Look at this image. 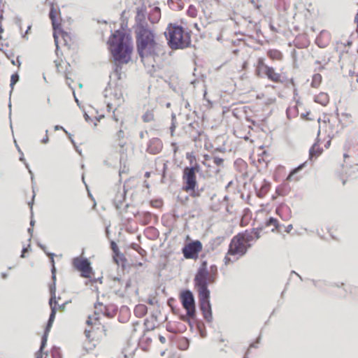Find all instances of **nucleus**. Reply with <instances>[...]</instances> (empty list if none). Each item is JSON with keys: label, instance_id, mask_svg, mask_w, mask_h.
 I'll return each instance as SVG.
<instances>
[{"label": "nucleus", "instance_id": "nucleus-1", "mask_svg": "<svg viewBox=\"0 0 358 358\" xmlns=\"http://www.w3.org/2000/svg\"><path fill=\"white\" fill-rule=\"evenodd\" d=\"M134 31L137 52L142 62L149 57L155 59L163 51L156 33L146 22H137Z\"/></svg>", "mask_w": 358, "mask_h": 358}, {"label": "nucleus", "instance_id": "nucleus-2", "mask_svg": "<svg viewBox=\"0 0 358 358\" xmlns=\"http://www.w3.org/2000/svg\"><path fill=\"white\" fill-rule=\"evenodd\" d=\"M260 238L259 229L253 228L238 233L231 240L223 262L229 266L245 256L248 250Z\"/></svg>", "mask_w": 358, "mask_h": 358}, {"label": "nucleus", "instance_id": "nucleus-3", "mask_svg": "<svg viewBox=\"0 0 358 358\" xmlns=\"http://www.w3.org/2000/svg\"><path fill=\"white\" fill-rule=\"evenodd\" d=\"M108 48L115 62L129 63L134 47L131 37L124 30H115L108 38Z\"/></svg>", "mask_w": 358, "mask_h": 358}, {"label": "nucleus", "instance_id": "nucleus-4", "mask_svg": "<svg viewBox=\"0 0 358 358\" xmlns=\"http://www.w3.org/2000/svg\"><path fill=\"white\" fill-rule=\"evenodd\" d=\"M94 313L88 317L86 321L87 325L91 327L90 329H86L85 334L86 336L92 341L99 342L103 336L108 335V327L101 322L102 317H110V315L107 313V309L102 303L96 305ZM111 317H113L111 315Z\"/></svg>", "mask_w": 358, "mask_h": 358}, {"label": "nucleus", "instance_id": "nucleus-5", "mask_svg": "<svg viewBox=\"0 0 358 358\" xmlns=\"http://www.w3.org/2000/svg\"><path fill=\"white\" fill-rule=\"evenodd\" d=\"M169 47L173 50L184 49L191 44V33L185 31L181 26L169 24L166 32Z\"/></svg>", "mask_w": 358, "mask_h": 358}, {"label": "nucleus", "instance_id": "nucleus-6", "mask_svg": "<svg viewBox=\"0 0 358 358\" xmlns=\"http://www.w3.org/2000/svg\"><path fill=\"white\" fill-rule=\"evenodd\" d=\"M207 266V262L203 261L195 275L194 282L197 291H209L208 285L215 281L217 273V267L212 266L210 271H208Z\"/></svg>", "mask_w": 358, "mask_h": 358}, {"label": "nucleus", "instance_id": "nucleus-7", "mask_svg": "<svg viewBox=\"0 0 358 358\" xmlns=\"http://www.w3.org/2000/svg\"><path fill=\"white\" fill-rule=\"evenodd\" d=\"M53 36L57 49H58L59 45H63L66 48V50H64V54L67 58L69 56L71 57L77 56L76 45L69 33L64 31L60 27L54 30Z\"/></svg>", "mask_w": 358, "mask_h": 358}, {"label": "nucleus", "instance_id": "nucleus-8", "mask_svg": "<svg viewBox=\"0 0 358 358\" xmlns=\"http://www.w3.org/2000/svg\"><path fill=\"white\" fill-rule=\"evenodd\" d=\"M255 73L258 77H266L268 80L274 83L281 84L284 82L282 74L277 72L273 66L267 65L262 57H259L257 60Z\"/></svg>", "mask_w": 358, "mask_h": 358}, {"label": "nucleus", "instance_id": "nucleus-9", "mask_svg": "<svg viewBox=\"0 0 358 358\" xmlns=\"http://www.w3.org/2000/svg\"><path fill=\"white\" fill-rule=\"evenodd\" d=\"M199 171V165L195 164L192 167H185L183 170L182 180L184 181L183 190L186 192H191L190 196L192 197L199 196V192L195 191L196 187V173Z\"/></svg>", "mask_w": 358, "mask_h": 358}, {"label": "nucleus", "instance_id": "nucleus-10", "mask_svg": "<svg viewBox=\"0 0 358 358\" xmlns=\"http://www.w3.org/2000/svg\"><path fill=\"white\" fill-rule=\"evenodd\" d=\"M199 299L200 308L203 317L208 322L213 319L211 305L210 303V291H197Z\"/></svg>", "mask_w": 358, "mask_h": 358}, {"label": "nucleus", "instance_id": "nucleus-11", "mask_svg": "<svg viewBox=\"0 0 358 358\" xmlns=\"http://www.w3.org/2000/svg\"><path fill=\"white\" fill-rule=\"evenodd\" d=\"M202 250L203 245L201 242L196 240L185 244L182 249V252L185 259H196Z\"/></svg>", "mask_w": 358, "mask_h": 358}, {"label": "nucleus", "instance_id": "nucleus-12", "mask_svg": "<svg viewBox=\"0 0 358 358\" xmlns=\"http://www.w3.org/2000/svg\"><path fill=\"white\" fill-rule=\"evenodd\" d=\"M76 56H74L73 57L69 56V58L65 56V60H63L62 59H58L55 61L57 72L63 75L66 80H71V76L73 75V71L69 62L66 61V59L73 62L76 61Z\"/></svg>", "mask_w": 358, "mask_h": 358}, {"label": "nucleus", "instance_id": "nucleus-13", "mask_svg": "<svg viewBox=\"0 0 358 358\" xmlns=\"http://www.w3.org/2000/svg\"><path fill=\"white\" fill-rule=\"evenodd\" d=\"M179 298L183 308L187 311V315L189 317H193L195 315V303L192 293L189 290L182 291Z\"/></svg>", "mask_w": 358, "mask_h": 358}, {"label": "nucleus", "instance_id": "nucleus-14", "mask_svg": "<svg viewBox=\"0 0 358 358\" xmlns=\"http://www.w3.org/2000/svg\"><path fill=\"white\" fill-rule=\"evenodd\" d=\"M73 267L81 273L83 278H90L92 274V268L88 259L81 257H75L73 259Z\"/></svg>", "mask_w": 358, "mask_h": 358}, {"label": "nucleus", "instance_id": "nucleus-15", "mask_svg": "<svg viewBox=\"0 0 358 358\" xmlns=\"http://www.w3.org/2000/svg\"><path fill=\"white\" fill-rule=\"evenodd\" d=\"M106 97L108 98V107L110 109L116 108L121 106L124 101L123 93L121 89L118 87H115L108 95H106Z\"/></svg>", "mask_w": 358, "mask_h": 358}, {"label": "nucleus", "instance_id": "nucleus-16", "mask_svg": "<svg viewBox=\"0 0 358 358\" xmlns=\"http://www.w3.org/2000/svg\"><path fill=\"white\" fill-rule=\"evenodd\" d=\"M50 292H51V294H52V297L50 300V307H51V313H50V318H49V320H48V327L46 329H48L51 327L52 325V323L53 322L54 320H55V314H56V312L57 310H60V311H63L64 310V307H65V303H62V305H59L57 301H55V287H50Z\"/></svg>", "mask_w": 358, "mask_h": 358}, {"label": "nucleus", "instance_id": "nucleus-17", "mask_svg": "<svg viewBox=\"0 0 358 358\" xmlns=\"http://www.w3.org/2000/svg\"><path fill=\"white\" fill-rule=\"evenodd\" d=\"M49 17L51 20L52 25L54 30L61 27L59 10L58 8H56L53 4L51 5Z\"/></svg>", "mask_w": 358, "mask_h": 358}, {"label": "nucleus", "instance_id": "nucleus-18", "mask_svg": "<svg viewBox=\"0 0 358 358\" xmlns=\"http://www.w3.org/2000/svg\"><path fill=\"white\" fill-rule=\"evenodd\" d=\"M268 57L272 61H281L283 59V54L277 49H270L267 51Z\"/></svg>", "mask_w": 358, "mask_h": 358}, {"label": "nucleus", "instance_id": "nucleus-19", "mask_svg": "<svg viewBox=\"0 0 358 358\" xmlns=\"http://www.w3.org/2000/svg\"><path fill=\"white\" fill-rule=\"evenodd\" d=\"M329 96L326 92H320L314 97V101L321 104L323 106H326L329 103Z\"/></svg>", "mask_w": 358, "mask_h": 358}, {"label": "nucleus", "instance_id": "nucleus-20", "mask_svg": "<svg viewBox=\"0 0 358 358\" xmlns=\"http://www.w3.org/2000/svg\"><path fill=\"white\" fill-rule=\"evenodd\" d=\"M323 152L318 142L315 143L309 150L310 159L318 157Z\"/></svg>", "mask_w": 358, "mask_h": 358}, {"label": "nucleus", "instance_id": "nucleus-21", "mask_svg": "<svg viewBox=\"0 0 358 358\" xmlns=\"http://www.w3.org/2000/svg\"><path fill=\"white\" fill-rule=\"evenodd\" d=\"M276 213L283 220H288L290 217V210L288 206L285 205H282L277 208Z\"/></svg>", "mask_w": 358, "mask_h": 358}, {"label": "nucleus", "instance_id": "nucleus-22", "mask_svg": "<svg viewBox=\"0 0 358 358\" xmlns=\"http://www.w3.org/2000/svg\"><path fill=\"white\" fill-rule=\"evenodd\" d=\"M148 313V308L144 304H138L134 308V314L138 317L145 316Z\"/></svg>", "mask_w": 358, "mask_h": 358}, {"label": "nucleus", "instance_id": "nucleus-23", "mask_svg": "<svg viewBox=\"0 0 358 358\" xmlns=\"http://www.w3.org/2000/svg\"><path fill=\"white\" fill-rule=\"evenodd\" d=\"M305 164H302L299 165L298 167L293 169L290 173L288 175L287 178V180L292 181V180H298L299 177H295V175L299 173L304 166Z\"/></svg>", "mask_w": 358, "mask_h": 358}, {"label": "nucleus", "instance_id": "nucleus-24", "mask_svg": "<svg viewBox=\"0 0 358 358\" xmlns=\"http://www.w3.org/2000/svg\"><path fill=\"white\" fill-rule=\"evenodd\" d=\"M322 82V76L320 73H315L312 77L311 87L318 88Z\"/></svg>", "mask_w": 358, "mask_h": 358}, {"label": "nucleus", "instance_id": "nucleus-25", "mask_svg": "<svg viewBox=\"0 0 358 358\" xmlns=\"http://www.w3.org/2000/svg\"><path fill=\"white\" fill-rule=\"evenodd\" d=\"M270 184L264 183L262 185L259 190L257 192V196L259 198H264L270 190Z\"/></svg>", "mask_w": 358, "mask_h": 358}, {"label": "nucleus", "instance_id": "nucleus-26", "mask_svg": "<svg viewBox=\"0 0 358 358\" xmlns=\"http://www.w3.org/2000/svg\"><path fill=\"white\" fill-rule=\"evenodd\" d=\"M155 115L152 110L146 111L142 116L144 122H150L154 120Z\"/></svg>", "mask_w": 358, "mask_h": 358}, {"label": "nucleus", "instance_id": "nucleus-27", "mask_svg": "<svg viewBox=\"0 0 358 358\" xmlns=\"http://www.w3.org/2000/svg\"><path fill=\"white\" fill-rule=\"evenodd\" d=\"M124 63L115 62L114 73L118 80L122 79V64Z\"/></svg>", "mask_w": 358, "mask_h": 358}, {"label": "nucleus", "instance_id": "nucleus-28", "mask_svg": "<svg viewBox=\"0 0 358 358\" xmlns=\"http://www.w3.org/2000/svg\"><path fill=\"white\" fill-rule=\"evenodd\" d=\"M266 227H273L272 231H273L275 229H278L279 224L277 219L273 217H270L266 222Z\"/></svg>", "mask_w": 358, "mask_h": 358}, {"label": "nucleus", "instance_id": "nucleus-29", "mask_svg": "<svg viewBox=\"0 0 358 358\" xmlns=\"http://www.w3.org/2000/svg\"><path fill=\"white\" fill-rule=\"evenodd\" d=\"M111 249H112L113 252L115 254V255L113 256V259L115 262V263L118 264L119 263H118L117 257L119 256H120V252L119 248H118V247H117V245H116L115 243L112 242V243H111Z\"/></svg>", "mask_w": 358, "mask_h": 358}, {"label": "nucleus", "instance_id": "nucleus-30", "mask_svg": "<svg viewBox=\"0 0 358 358\" xmlns=\"http://www.w3.org/2000/svg\"><path fill=\"white\" fill-rule=\"evenodd\" d=\"M131 248L136 250L141 257H145L147 255L146 251L137 243H132Z\"/></svg>", "mask_w": 358, "mask_h": 358}, {"label": "nucleus", "instance_id": "nucleus-31", "mask_svg": "<svg viewBox=\"0 0 358 358\" xmlns=\"http://www.w3.org/2000/svg\"><path fill=\"white\" fill-rule=\"evenodd\" d=\"M48 256L50 257V262L52 264V278L55 280V260H54V254H48Z\"/></svg>", "mask_w": 358, "mask_h": 358}, {"label": "nucleus", "instance_id": "nucleus-32", "mask_svg": "<svg viewBox=\"0 0 358 358\" xmlns=\"http://www.w3.org/2000/svg\"><path fill=\"white\" fill-rule=\"evenodd\" d=\"M48 331H49L48 329H46V330L45 331V334H44V335L42 337L41 345L40 351H42L43 350L45 345H46Z\"/></svg>", "mask_w": 358, "mask_h": 358}, {"label": "nucleus", "instance_id": "nucleus-33", "mask_svg": "<svg viewBox=\"0 0 358 358\" xmlns=\"http://www.w3.org/2000/svg\"><path fill=\"white\" fill-rule=\"evenodd\" d=\"M19 80V76L17 73H14L10 77V87L13 90L14 85L17 83V82Z\"/></svg>", "mask_w": 358, "mask_h": 358}, {"label": "nucleus", "instance_id": "nucleus-34", "mask_svg": "<svg viewBox=\"0 0 358 358\" xmlns=\"http://www.w3.org/2000/svg\"><path fill=\"white\" fill-rule=\"evenodd\" d=\"M187 13L192 17H195L196 16V10L193 6H189Z\"/></svg>", "mask_w": 358, "mask_h": 358}, {"label": "nucleus", "instance_id": "nucleus-35", "mask_svg": "<svg viewBox=\"0 0 358 358\" xmlns=\"http://www.w3.org/2000/svg\"><path fill=\"white\" fill-rule=\"evenodd\" d=\"M341 116L345 117L349 123H352L353 122L352 115L349 113H343Z\"/></svg>", "mask_w": 358, "mask_h": 358}, {"label": "nucleus", "instance_id": "nucleus-36", "mask_svg": "<svg viewBox=\"0 0 358 358\" xmlns=\"http://www.w3.org/2000/svg\"><path fill=\"white\" fill-rule=\"evenodd\" d=\"M301 38L304 41L303 44L302 45L296 44V46L297 48H301L307 47L308 45V41L307 40V38L306 36H301ZM299 38H300V37L296 38V40L297 41Z\"/></svg>", "mask_w": 358, "mask_h": 358}, {"label": "nucleus", "instance_id": "nucleus-37", "mask_svg": "<svg viewBox=\"0 0 358 358\" xmlns=\"http://www.w3.org/2000/svg\"><path fill=\"white\" fill-rule=\"evenodd\" d=\"M49 141V136H48V130L45 131V136L41 139V142L43 144H45L48 143Z\"/></svg>", "mask_w": 358, "mask_h": 358}, {"label": "nucleus", "instance_id": "nucleus-38", "mask_svg": "<svg viewBox=\"0 0 358 358\" xmlns=\"http://www.w3.org/2000/svg\"><path fill=\"white\" fill-rule=\"evenodd\" d=\"M55 131H57V130H62L66 134L70 136V134L68 133V131L62 126L56 125L55 127Z\"/></svg>", "mask_w": 358, "mask_h": 358}, {"label": "nucleus", "instance_id": "nucleus-39", "mask_svg": "<svg viewBox=\"0 0 358 358\" xmlns=\"http://www.w3.org/2000/svg\"><path fill=\"white\" fill-rule=\"evenodd\" d=\"M159 340L162 344H164L166 341V338L161 335L159 336Z\"/></svg>", "mask_w": 358, "mask_h": 358}, {"label": "nucleus", "instance_id": "nucleus-40", "mask_svg": "<svg viewBox=\"0 0 358 358\" xmlns=\"http://www.w3.org/2000/svg\"><path fill=\"white\" fill-rule=\"evenodd\" d=\"M352 157V155H350L348 152L344 153V155H343L344 162H347V159L349 157Z\"/></svg>", "mask_w": 358, "mask_h": 358}, {"label": "nucleus", "instance_id": "nucleus-41", "mask_svg": "<svg viewBox=\"0 0 358 358\" xmlns=\"http://www.w3.org/2000/svg\"><path fill=\"white\" fill-rule=\"evenodd\" d=\"M28 251V249L27 248H23L21 254V257L24 258L25 257L24 254Z\"/></svg>", "mask_w": 358, "mask_h": 358}, {"label": "nucleus", "instance_id": "nucleus-42", "mask_svg": "<svg viewBox=\"0 0 358 358\" xmlns=\"http://www.w3.org/2000/svg\"><path fill=\"white\" fill-rule=\"evenodd\" d=\"M187 158L190 159V162H192V159H195L194 157L192 156L189 153L187 154Z\"/></svg>", "mask_w": 358, "mask_h": 358}, {"label": "nucleus", "instance_id": "nucleus-43", "mask_svg": "<svg viewBox=\"0 0 358 358\" xmlns=\"http://www.w3.org/2000/svg\"><path fill=\"white\" fill-rule=\"evenodd\" d=\"M321 36H320V37H318V38H317L316 41H317V45H318L320 47H324V46H325V45H322V44H320V38H321Z\"/></svg>", "mask_w": 358, "mask_h": 358}, {"label": "nucleus", "instance_id": "nucleus-44", "mask_svg": "<svg viewBox=\"0 0 358 358\" xmlns=\"http://www.w3.org/2000/svg\"><path fill=\"white\" fill-rule=\"evenodd\" d=\"M308 115H309V113H308L306 115L302 114V115H301V117H303V118H305V119H306V120H311L310 118H308Z\"/></svg>", "mask_w": 358, "mask_h": 358}, {"label": "nucleus", "instance_id": "nucleus-45", "mask_svg": "<svg viewBox=\"0 0 358 358\" xmlns=\"http://www.w3.org/2000/svg\"><path fill=\"white\" fill-rule=\"evenodd\" d=\"M145 177L146 178H150V172H148V171L145 172Z\"/></svg>", "mask_w": 358, "mask_h": 358}, {"label": "nucleus", "instance_id": "nucleus-46", "mask_svg": "<svg viewBox=\"0 0 358 358\" xmlns=\"http://www.w3.org/2000/svg\"><path fill=\"white\" fill-rule=\"evenodd\" d=\"M222 159H219L217 160V162H216L217 164H219V162H222Z\"/></svg>", "mask_w": 358, "mask_h": 358}, {"label": "nucleus", "instance_id": "nucleus-47", "mask_svg": "<svg viewBox=\"0 0 358 358\" xmlns=\"http://www.w3.org/2000/svg\"><path fill=\"white\" fill-rule=\"evenodd\" d=\"M222 159H219L217 160V162H216L217 164H219V162H222Z\"/></svg>", "mask_w": 358, "mask_h": 358}, {"label": "nucleus", "instance_id": "nucleus-48", "mask_svg": "<svg viewBox=\"0 0 358 358\" xmlns=\"http://www.w3.org/2000/svg\"><path fill=\"white\" fill-rule=\"evenodd\" d=\"M222 159H219L217 160V162H216L217 164H219V162H222Z\"/></svg>", "mask_w": 358, "mask_h": 358}, {"label": "nucleus", "instance_id": "nucleus-49", "mask_svg": "<svg viewBox=\"0 0 358 358\" xmlns=\"http://www.w3.org/2000/svg\"><path fill=\"white\" fill-rule=\"evenodd\" d=\"M119 135H120H120H123V131H119Z\"/></svg>", "mask_w": 358, "mask_h": 358}, {"label": "nucleus", "instance_id": "nucleus-50", "mask_svg": "<svg viewBox=\"0 0 358 358\" xmlns=\"http://www.w3.org/2000/svg\"><path fill=\"white\" fill-rule=\"evenodd\" d=\"M145 187H147V188H149V187H150V186H149V184H148V183H146V184L145 185Z\"/></svg>", "mask_w": 358, "mask_h": 358}, {"label": "nucleus", "instance_id": "nucleus-51", "mask_svg": "<svg viewBox=\"0 0 358 358\" xmlns=\"http://www.w3.org/2000/svg\"><path fill=\"white\" fill-rule=\"evenodd\" d=\"M36 358H42L41 355H38Z\"/></svg>", "mask_w": 358, "mask_h": 358}, {"label": "nucleus", "instance_id": "nucleus-52", "mask_svg": "<svg viewBox=\"0 0 358 358\" xmlns=\"http://www.w3.org/2000/svg\"><path fill=\"white\" fill-rule=\"evenodd\" d=\"M146 216H148V217H150V213H147V214H146Z\"/></svg>", "mask_w": 358, "mask_h": 358}, {"label": "nucleus", "instance_id": "nucleus-53", "mask_svg": "<svg viewBox=\"0 0 358 358\" xmlns=\"http://www.w3.org/2000/svg\"><path fill=\"white\" fill-rule=\"evenodd\" d=\"M220 342H224V339H220Z\"/></svg>", "mask_w": 358, "mask_h": 358}, {"label": "nucleus", "instance_id": "nucleus-54", "mask_svg": "<svg viewBox=\"0 0 358 358\" xmlns=\"http://www.w3.org/2000/svg\"><path fill=\"white\" fill-rule=\"evenodd\" d=\"M244 358H247V357H244Z\"/></svg>", "mask_w": 358, "mask_h": 358}]
</instances>
